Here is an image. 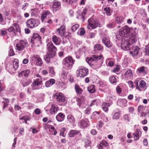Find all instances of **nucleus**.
I'll return each instance as SVG.
<instances>
[{
	"mask_svg": "<svg viewBox=\"0 0 149 149\" xmlns=\"http://www.w3.org/2000/svg\"><path fill=\"white\" fill-rule=\"evenodd\" d=\"M74 88L76 93L78 94H81L83 91V90L77 84L75 85Z\"/></svg>",
	"mask_w": 149,
	"mask_h": 149,
	"instance_id": "obj_32",
	"label": "nucleus"
},
{
	"mask_svg": "<svg viewBox=\"0 0 149 149\" xmlns=\"http://www.w3.org/2000/svg\"><path fill=\"white\" fill-rule=\"evenodd\" d=\"M133 74L130 69L127 70L124 74L125 77L128 79H130L133 77Z\"/></svg>",
	"mask_w": 149,
	"mask_h": 149,
	"instance_id": "obj_23",
	"label": "nucleus"
},
{
	"mask_svg": "<svg viewBox=\"0 0 149 149\" xmlns=\"http://www.w3.org/2000/svg\"><path fill=\"white\" fill-rule=\"evenodd\" d=\"M6 34V32L4 30H0V35L2 36H4Z\"/></svg>",
	"mask_w": 149,
	"mask_h": 149,
	"instance_id": "obj_56",
	"label": "nucleus"
},
{
	"mask_svg": "<svg viewBox=\"0 0 149 149\" xmlns=\"http://www.w3.org/2000/svg\"><path fill=\"white\" fill-rule=\"evenodd\" d=\"M131 30V29L127 25L123 26L120 30L119 33L117 36L119 39H122L121 43L123 40L126 37L129 36H125L126 35L129 33Z\"/></svg>",
	"mask_w": 149,
	"mask_h": 149,
	"instance_id": "obj_3",
	"label": "nucleus"
},
{
	"mask_svg": "<svg viewBox=\"0 0 149 149\" xmlns=\"http://www.w3.org/2000/svg\"><path fill=\"white\" fill-rule=\"evenodd\" d=\"M78 131L76 130H71L70 131L69 136L70 137H73L75 135L78 134L79 133Z\"/></svg>",
	"mask_w": 149,
	"mask_h": 149,
	"instance_id": "obj_39",
	"label": "nucleus"
},
{
	"mask_svg": "<svg viewBox=\"0 0 149 149\" xmlns=\"http://www.w3.org/2000/svg\"><path fill=\"white\" fill-rule=\"evenodd\" d=\"M116 92L118 94H120L121 93V89L119 86H117L116 87Z\"/></svg>",
	"mask_w": 149,
	"mask_h": 149,
	"instance_id": "obj_59",
	"label": "nucleus"
},
{
	"mask_svg": "<svg viewBox=\"0 0 149 149\" xmlns=\"http://www.w3.org/2000/svg\"><path fill=\"white\" fill-rule=\"evenodd\" d=\"M75 60L70 56H68L63 60V67L65 70L70 69L72 67Z\"/></svg>",
	"mask_w": 149,
	"mask_h": 149,
	"instance_id": "obj_2",
	"label": "nucleus"
},
{
	"mask_svg": "<svg viewBox=\"0 0 149 149\" xmlns=\"http://www.w3.org/2000/svg\"><path fill=\"white\" fill-rule=\"evenodd\" d=\"M47 47L48 51L56 53L57 49L56 47L53 45L52 42H49L47 44Z\"/></svg>",
	"mask_w": 149,
	"mask_h": 149,
	"instance_id": "obj_17",
	"label": "nucleus"
},
{
	"mask_svg": "<svg viewBox=\"0 0 149 149\" xmlns=\"http://www.w3.org/2000/svg\"><path fill=\"white\" fill-rule=\"evenodd\" d=\"M98 27H100V25L93 17H91L88 21L87 28L88 29H95Z\"/></svg>",
	"mask_w": 149,
	"mask_h": 149,
	"instance_id": "obj_5",
	"label": "nucleus"
},
{
	"mask_svg": "<svg viewBox=\"0 0 149 149\" xmlns=\"http://www.w3.org/2000/svg\"><path fill=\"white\" fill-rule=\"evenodd\" d=\"M120 111L115 112L113 115L112 119L113 120H117L120 118Z\"/></svg>",
	"mask_w": 149,
	"mask_h": 149,
	"instance_id": "obj_40",
	"label": "nucleus"
},
{
	"mask_svg": "<svg viewBox=\"0 0 149 149\" xmlns=\"http://www.w3.org/2000/svg\"><path fill=\"white\" fill-rule=\"evenodd\" d=\"M58 109L59 108L56 105L52 104L50 109V112L52 114H55L57 113Z\"/></svg>",
	"mask_w": 149,
	"mask_h": 149,
	"instance_id": "obj_20",
	"label": "nucleus"
},
{
	"mask_svg": "<svg viewBox=\"0 0 149 149\" xmlns=\"http://www.w3.org/2000/svg\"><path fill=\"white\" fill-rule=\"evenodd\" d=\"M110 82L112 84H114L117 82V80L116 78L113 76L110 77L109 78Z\"/></svg>",
	"mask_w": 149,
	"mask_h": 149,
	"instance_id": "obj_43",
	"label": "nucleus"
},
{
	"mask_svg": "<svg viewBox=\"0 0 149 149\" xmlns=\"http://www.w3.org/2000/svg\"><path fill=\"white\" fill-rule=\"evenodd\" d=\"M84 141L85 143V147H87L90 146L91 141L90 137H88V138L85 139H84Z\"/></svg>",
	"mask_w": 149,
	"mask_h": 149,
	"instance_id": "obj_38",
	"label": "nucleus"
},
{
	"mask_svg": "<svg viewBox=\"0 0 149 149\" xmlns=\"http://www.w3.org/2000/svg\"><path fill=\"white\" fill-rule=\"evenodd\" d=\"M18 60L17 59H15L14 60L13 65L7 64V66H9V69L12 71H14L16 70L18 67Z\"/></svg>",
	"mask_w": 149,
	"mask_h": 149,
	"instance_id": "obj_11",
	"label": "nucleus"
},
{
	"mask_svg": "<svg viewBox=\"0 0 149 149\" xmlns=\"http://www.w3.org/2000/svg\"><path fill=\"white\" fill-rule=\"evenodd\" d=\"M66 130V129L65 128H62L60 130V135L61 136H62L63 137H65L66 135V133L65 132Z\"/></svg>",
	"mask_w": 149,
	"mask_h": 149,
	"instance_id": "obj_46",
	"label": "nucleus"
},
{
	"mask_svg": "<svg viewBox=\"0 0 149 149\" xmlns=\"http://www.w3.org/2000/svg\"><path fill=\"white\" fill-rule=\"evenodd\" d=\"M99 84L100 86L102 87H104L106 85V83L105 81H100L99 82Z\"/></svg>",
	"mask_w": 149,
	"mask_h": 149,
	"instance_id": "obj_54",
	"label": "nucleus"
},
{
	"mask_svg": "<svg viewBox=\"0 0 149 149\" xmlns=\"http://www.w3.org/2000/svg\"><path fill=\"white\" fill-rule=\"evenodd\" d=\"M52 17V15L49 11L48 10L45 11L44 12L41 16V21L42 22H43V21L45 18L46 17H48V18H49L51 17Z\"/></svg>",
	"mask_w": 149,
	"mask_h": 149,
	"instance_id": "obj_16",
	"label": "nucleus"
},
{
	"mask_svg": "<svg viewBox=\"0 0 149 149\" xmlns=\"http://www.w3.org/2000/svg\"><path fill=\"white\" fill-rule=\"evenodd\" d=\"M56 100L59 102H66L67 100L64 95L61 93H60L58 95L56 96Z\"/></svg>",
	"mask_w": 149,
	"mask_h": 149,
	"instance_id": "obj_13",
	"label": "nucleus"
},
{
	"mask_svg": "<svg viewBox=\"0 0 149 149\" xmlns=\"http://www.w3.org/2000/svg\"><path fill=\"white\" fill-rule=\"evenodd\" d=\"M79 27V25L77 24H76L72 26L71 29L72 31H75Z\"/></svg>",
	"mask_w": 149,
	"mask_h": 149,
	"instance_id": "obj_51",
	"label": "nucleus"
},
{
	"mask_svg": "<svg viewBox=\"0 0 149 149\" xmlns=\"http://www.w3.org/2000/svg\"><path fill=\"white\" fill-rule=\"evenodd\" d=\"M49 72L50 73L53 74H55L54 68L53 67H51L49 68Z\"/></svg>",
	"mask_w": 149,
	"mask_h": 149,
	"instance_id": "obj_58",
	"label": "nucleus"
},
{
	"mask_svg": "<svg viewBox=\"0 0 149 149\" xmlns=\"http://www.w3.org/2000/svg\"><path fill=\"white\" fill-rule=\"evenodd\" d=\"M96 33L95 32H91L89 33V36L91 38L95 37Z\"/></svg>",
	"mask_w": 149,
	"mask_h": 149,
	"instance_id": "obj_64",
	"label": "nucleus"
},
{
	"mask_svg": "<svg viewBox=\"0 0 149 149\" xmlns=\"http://www.w3.org/2000/svg\"><path fill=\"white\" fill-rule=\"evenodd\" d=\"M145 52L146 55L149 56V47L146 46L145 48Z\"/></svg>",
	"mask_w": 149,
	"mask_h": 149,
	"instance_id": "obj_55",
	"label": "nucleus"
},
{
	"mask_svg": "<svg viewBox=\"0 0 149 149\" xmlns=\"http://www.w3.org/2000/svg\"><path fill=\"white\" fill-rule=\"evenodd\" d=\"M27 27L31 29L37 26L40 24L39 21L37 19H31L26 22Z\"/></svg>",
	"mask_w": 149,
	"mask_h": 149,
	"instance_id": "obj_6",
	"label": "nucleus"
},
{
	"mask_svg": "<svg viewBox=\"0 0 149 149\" xmlns=\"http://www.w3.org/2000/svg\"><path fill=\"white\" fill-rule=\"evenodd\" d=\"M30 118L28 116H25L20 118L19 120H24V121H22L23 123H25L27 124V120H30Z\"/></svg>",
	"mask_w": 149,
	"mask_h": 149,
	"instance_id": "obj_37",
	"label": "nucleus"
},
{
	"mask_svg": "<svg viewBox=\"0 0 149 149\" xmlns=\"http://www.w3.org/2000/svg\"><path fill=\"white\" fill-rule=\"evenodd\" d=\"M56 52H52L48 51L44 57L45 61L47 63L49 62L50 61V58H52L54 56Z\"/></svg>",
	"mask_w": 149,
	"mask_h": 149,
	"instance_id": "obj_14",
	"label": "nucleus"
},
{
	"mask_svg": "<svg viewBox=\"0 0 149 149\" xmlns=\"http://www.w3.org/2000/svg\"><path fill=\"white\" fill-rule=\"evenodd\" d=\"M100 116V112L97 111L93 112L92 115V117L95 119H98Z\"/></svg>",
	"mask_w": 149,
	"mask_h": 149,
	"instance_id": "obj_35",
	"label": "nucleus"
},
{
	"mask_svg": "<svg viewBox=\"0 0 149 149\" xmlns=\"http://www.w3.org/2000/svg\"><path fill=\"white\" fill-rule=\"evenodd\" d=\"M61 8V3L60 2L54 1H53L52 9L53 11H56Z\"/></svg>",
	"mask_w": 149,
	"mask_h": 149,
	"instance_id": "obj_12",
	"label": "nucleus"
},
{
	"mask_svg": "<svg viewBox=\"0 0 149 149\" xmlns=\"http://www.w3.org/2000/svg\"><path fill=\"white\" fill-rule=\"evenodd\" d=\"M108 145V143L104 140L102 141L100 143L99 149H107V147Z\"/></svg>",
	"mask_w": 149,
	"mask_h": 149,
	"instance_id": "obj_21",
	"label": "nucleus"
},
{
	"mask_svg": "<svg viewBox=\"0 0 149 149\" xmlns=\"http://www.w3.org/2000/svg\"><path fill=\"white\" fill-rule=\"evenodd\" d=\"M104 10L106 11V14L108 16H110L111 15L110 13V9L109 8H105L104 9Z\"/></svg>",
	"mask_w": 149,
	"mask_h": 149,
	"instance_id": "obj_53",
	"label": "nucleus"
},
{
	"mask_svg": "<svg viewBox=\"0 0 149 149\" xmlns=\"http://www.w3.org/2000/svg\"><path fill=\"white\" fill-rule=\"evenodd\" d=\"M76 100L79 106H80L81 104L83 103L84 101V99L83 97H79L76 98Z\"/></svg>",
	"mask_w": 149,
	"mask_h": 149,
	"instance_id": "obj_42",
	"label": "nucleus"
},
{
	"mask_svg": "<svg viewBox=\"0 0 149 149\" xmlns=\"http://www.w3.org/2000/svg\"><path fill=\"white\" fill-rule=\"evenodd\" d=\"M27 42L24 40H19L16 44V49L19 51L21 52L23 54L26 52V47Z\"/></svg>",
	"mask_w": 149,
	"mask_h": 149,
	"instance_id": "obj_4",
	"label": "nucleus"
},
{
	"mask_svg": "<svg viewBox=\"0 0 149 149\" xmlns=\"http://www.w3.org/2000/svg\"><path fill=\"white\" fill-rule=\"evenodd\" d=\"M65 117V116L63 113H60L56 115V119L58 122H61L64 120Z\"/></svg>",
	"mask_w": 149,
	"mask_h": 149,
	"instance_id": "obj_24",
	"label": "nucleus"
},
{
	"mask_svg": "<svg viewBox=\"0 0 149 149\" xmlns=\"http://www.w3.org/2000/svg\"><path fill=\"white\" fill-rule=\"evenodd\" d=\"M145 67L144 66L141 67L139 68L137 70L138 73H143L145 72Z\"/></svg>",
	"mask_w": 149,
	"mask_h": 149,
	"instance_id": "obj_45",
	"label": "nucleus"
},
{
	"mask_svg": "<svg viewBox=\"0 0 149 149\" xmlns=\"http://www.w3.org/2000/svg\"><path fill=\"white\" fill-rule=\"evenodd\" d=\"M77 0H62V1L68 4H72L73 2H75Z\"/></svg>",
	"mask_w": 149,
	"mask_h": 149,
	"instance_id": "obj_50",
	"label": "nucleus"
},
{
	"mask_svg": "<svg viewBox=\"0 0 149 149\" xmlns=\"http://www.w3.org/2000/svg\"><path fill=\"white\" fill-rule=\"evenodd\" d=\"M145 110V107L143 105H140L138 108V112H143Z\"/></svg>",
	"mask_w": 149,
	"mask_h": 149,
	"instance_id": "obj_47",
	"label": "nucleus"
},
{
	"mask_svg": "<svg viewBox=\"0 0 149 149\" xmlns=\"http://www.w3.org/2000/svg\"><path fill=\"white\" fill-rule=\"evenodd\" d=\"M94 49L95 51H102L103 50V47L101 45L97 44L94 45Z\"/></svg>",
	"mask_w": 149,
	"mask_h": 149,
	"instance_id": "obj_31",
	"label": "nucleus"
},
{
	"mask_svg": "<svg viewBox=\"0 0 149 149\" xmlns=\"http://www.w3.org/2000/svg\"><path fill=\"white\" fill-rule=\"evenodd\" d=\"M52 39L54 43L56 45H59L61 41V39L59 37L55 35L53 36Z\"/></svg>",
	"mask_w": 149,
	"mask_h": 149,
	"instance_id": "obj_22",
	"label": "nucleus"
},
{
	"mask_svg": "<svg viewBox=\"0 0 149 149\" xmlns=\"http://www.w3.org/2000/svg\"><path fill=\"white\" fill-rule=\"evenodd\" d=\"M102 42L106 46L108 47H110L112 46V44L108 38L104 37L102 39Z\"/></svg>",
	"mask_w": 149,
	"mask_h": 149,
	"instance_id": "obj_25",
	"label": "nucleus"
},
{
	"mask_svg": "<svg viewBox=\"0 0 149 149\" xmlns=\"http://www.w3.org/2000/svg\"><path fill=\"white\" fill-rule=\"evenodd\" d=\"M41 39V37L38 34H35L32 37L31 40V41L34 42L39 41H40Z\"/></svg>",
	"mask_w": 149,
	"mask_h": 149,
	"instance_id": "obj_28",
	"label": "nucleus"
},
{
	"mask_svg": "<svg viewBox=\"0 0 149 149\" xmlns=\"http://www.w3.org/2000/svg\"><path fill=\"white\" fill-rule=\"evenodd\" d=\"M124 20V18L122 16L117 17L116 19V22L118 24H120L123 22Z\"/></svg>",
	"mask_w": 149,
	"mask_h": 149,
	"instance_id": "obj_36",
	"label": "nucleus"
},
{
	"mask_svg": "<svg viewBox=\"0 0 149 149\" xmlns=\"http://www.w3.org/2000/svg\"><path fill=\"white\" fill-rule=\"evenodd\" d=\"M102 56L101 55L99 56H97L95 55H94L92 58H86V61L90 65L91 64L92 62L93 61H96L100 59Z\"/></svg>",
	"mask_w": 149,
	"mask_h": 149,
	"instance_id": "obj_10",
	"label": "nucleus"
},
{
	"mask_svg": "<svg viewBox=\"0 0 149 149\" xmlns=\"http://www.w3.org/2000/svg\"><path fill=\"white\" fill-rule=\"evenodd\" d=\"M139 88L142 90L144 89V90L146 89L147 86L146 83L143 80H142L139 82Z\"/></svg>",
	"mask_w": 149,
	"mask_h": 149,
	"instance_id": "obj_27",
	"label": "nucleus"
},
{
	"mask_svg": "<svg viewBox=\"0 0 149 149\" xmlns=\"http://www.w3.org/2000/svg\"><path fill=\"white\" fill-rule=\"evenodd\" d=\"M68 121L71 123L73 124L75 122V119L74 116L71 114L68 115L67 117Z\"/></svg>",
	"mask_w": 149,
	"mask_h": 149,
	"instance_id": "obj_34",
	"label": "nucleus"
},
{
	"mask_svg": "<svg viewBox=\"0 0 149 149\" xmlns=\"http://www.w3.org/2000/svg\"><path fill=\"white\" fill-rule=\"evenodd\" d=\"M31 82V81L29 79H23L21 81V83L24 87L28 86Z\"/></svg>",
	"mask_w": 149,
	"mask_h": 149,
	"instance_id": "obj_26",
	"label": "nucleus"
},
{
	"mask_svg": "<svg viewBox=\"0 0 149 149\" xmlns=\"http://www.w3.org/2000/svg\"><path fill=\"white\" fill-rule=\"evenodd\" d=\"M14 55V53L13 50L12 49H10L9 50V55L11 56Z\"/></svg>",
	"mask_w": 149,
	"mask_h": 149,
	"instance_id": "obj_62",
	"label": "nucleus"
},
{
	"mask_svg": "<svg viewBox=\"0 0 149 149\" xmlns=\"http://www.w3.org/2000/svg\"><path fill=\"white\" fill-rule=\"evenodd\" d=\"M134 138L135 141L138 140L141 135V132L139 129H136L133 134Z\"/></svg>",
	"mask_w": 149,
	"mask_h": 149,
	"instance_id": "obj_18",
	"label": "nucleus"
},
{
	"mask_svg": "<svg viewBox=\"0 0 149 149\" xmlns=\"http://www.w3.org/2000/svg\"><path fill=\"white\" fill-rule=\"evenodd\" d=\"M65 27L64 26H61V27L58 29L57 31L58 34L62 36L64 35Z\"/></svg>",
	"mask_w": 149,
	"mask_h": 149,
	"instance_id": "obj_29",
	"label": "nucleus"
},
{
	"mask_svg": "<svg viewBox=\"0 0 149 149\" xmlns=\"http://www.w3.org/2000/svg\"><path fill=\"white\" fill-rule=\"evenodd\" d=\"M31 58L32 62H36L38 65L41 66L42 64V60L38 55H34L32 56Z\"/></svg>",
	"mask_w": 149,
	"mask_h": 149,
	"instance_id": "obj_9",
	"label": "nucleus"
},
{
	"mask_svg": "<svg viewBox=\"0 0 149 149\" xmlns=\"http://www.w3.org/2000/svg\"><path fill=\"white\" fill-rule=\"evenodd\" d=\"M35 114L37 115H38L40 113V111L38 108H36L35 109L34 111Z\"/></svg>",
	"mask_w": 149,
	"mask_h": 149,
	"instance_id": "obj_60",
	"label": "nucleus"
},
{
	"mask_svg": "<svg viewBox=\"0 0 149 149\" xmlns=\"http://www.w3.org/2000/svg\"><path fill=\"white\" fill-rule=\"evenodd\" d=\"M110 106V104L109 103H103L102 107L103 110L105 112L108 110V107Z\"/></svg>",
	"mask_w": 149,
	"mask_h": 149,
	"instance_id": "obj_33",
	"label": "nucleus"
},
{
	"mask_svg": "<svg viewBox=\"0 0 149 149\" xmlns=\"http://www.w3.org/2000/svg\"><path fill=\"white\" fill-rule=\"evenodd\" d=\"M91 108L90 107H88L86 108L84 110V113L88 115L91 112Z\"/></svg>",
	"mask_w": 149,
	"mask_h": 149,
	"instance_id": "obj_48",
	"label": "nucleus"
},
{
	"mask_svg": "<svg viewBox=\"0 0 149 149\" xmlns=\"http://www.w3.org/2000/svg\"><path fill=\"white\" fill-rule=\"evenodd\" d=\"M87 11V9H84L82 11L81 13V15H79V17L80 19L82 18L83 19V21L84 20V16L86 14Z\"/></svg>",
	"mask_w": 149,
	"mask_h": 149,
	"instance_id": "obj_44",
	"label": "nucleus"
},
{
	"mask_svg": "<svg viewBox=\"0 0 149 149\" xmlns=\"http://www.w3.org/2000/svg\"><path fill=\"white\" fill-rule=\"evenodd\" d=\"M42 81L41 78H37L33 81L32 88L33 90L38 89L39 88V86L42 84Z\"/></svg>",
	"mask_w": 149,
	"mask_h": 149,
	"instance_id": "obj_8",
	"label": "nucleus"
},
{
	"mask_svg": "<svg viewBox=\"0 0 149 149\" xmlns=\"http://www.w3.org/2000/svg\"><path fill=\"white\" fill-rule=\"evenodd\" d=\"M66 83L62 82V83H60V85L61 86L62 88H65L66 87Z\"/></svg>",
	"mask_w": 149,
	"mask_h": 149,
	"instance_id": "obj_61",
	"label": "nucleus"
},
{
	"mask_svg": "<svg viewBox=\"0 0 149 149\" xmlns=\"http://www.w3.org/2000/svg\"><path fill=\"white\" fill-rule=\"evenodd\" d=\"M79 76L81 77H83L88 74V69L83 66L79 67L77 70Z\"/></svg>",
	"mask_w": 149,
	"mask_h": 149,
	"instance_id": "obj_7",
	"label": "nucleus"
},
{
	"mask_svg": "<svg viewBox=\"0 0 149 149\" xmlns=\"http://www.w3.org/2000/svg\"><path fill=\"white\" fill-rule=\"evenodd\" d=\"M78 125L81 128H84L88 126L86 121L83 120H80L78 123Z\"/></svg>",
	"mask_w": 149,
	"mask_h": 149,
	"instance_id": "obj_19",
	"label": "nucleus"
},
{
	"mask_svg": "<svg viewBox=\"0 0 149 149\" xmlns=\"http://www.w3.org/2000/svg\"><path fill=\"white\" fill-rule=\"evenodd\" d=\"M127 102V100L125 99H123L118 100L117 103L120 107H124L125 106Z\"/></svg>",
	"mask_w": 149,
	"mask_h": 149,
	"instance_id": "obj_30",
	"label": "nucleus"
},
{
	"mask_svg": "<svg viewBox=\"0 0 149 149\" xmlns=\"http://www.w3.org/2000/svg\"><path fill=\"white\" fill-rule=\"evenodd\" d=\"M129 112L131 113H133L134 112V108L132 107H130L128 108Z\"/></svg>",
	"mask_w": 149,
	"mask_h": 149,
	"instance_id": "obj_57",
	"label": "nucleus"
},
{
	"mask_svg": "<svg viewBox=\"0 0 149 149\" xmlns=\"http://www.w3.org/2000/svg\"><path fill=\"white\" fill-rule=\"evenodd\" d=\"M136 35L131 37H127L124 38L121 45L122 49L125 50H129L130 54L132 56L135 57L138 56L140 48L137 46H133L132 44L136 40Z\"/></svg>",
	"mask_w": 149,
	"mask_h": 149,
	"instance_id": "obj_1",
	"label": "nucleus"
},
{
	"mask_svg": "<svg viewBox=\"0 0 149 149\" xmlns=\"http://www.w3.org/2000/svg\"><path fill=\"white\" fill-rule=\"evenodd\" d=\"M56 52H52L48 51L44 57L45 61L47 63L49 62L50 61V58H52L54 56Z\"/></svg>",
	"mask_w": 149,
	"mask_h": 149,
	"instance_id": "obj_15",
	"label": "nucleus"
},
{
	"mask_svg": "<svg viewBox=\"0 0 149 149\" xmlns=\"http://www.w3.org/2000/svg\"><path fill=\"white\" fill-rule=\"evenodd\" d=\"M134 84L136 86V89L138 90H139L140 91H142V90L139 88V81L137 80H135L134 82Z\"/></svg>",
	"mask_w": 149,
	"mask_h": 149,
	"instance_id": "obj_49",
	"label": "nucleus"
},
{
	"mask_svg": "<svg viewBox=\"0 0 149 149\" xmlns=\"http://www.w3.org/2000/svg\"><path fill=\"white\" fill-rule=\"evenodd\" d=\"M88 90L91 93H93L95 92V87L94 85H92L88 87Z\"/></svg>",
	"mask_w": 149,
	"mask_h": 149,
	"instance_id": "obj_41",
	"label": "nucleus"
},
{
	"mask_svg": "<svg viewBox=\"0 0 149 149\" xmlns=\"http://www.w3.org/2000/svg\"><path fill=\"white\" fill-rule=\"evenodd\" d=\"M116 24L114 22L110 23L107 24V26L109 28H111L114 27L115 26Z\"/></svg>",
	"mask_w": 149,
	"mask_h": 149,
	"instance_id": "obj_52",
	"label": "nucleus"
},
{
	"mask_svg": "<svg viewBox=\"0 0 149 149\" xmlns=\"http://www.w3.org/2000/svg\"><path fill=\"white\" fill-rule=\"evenodd\" d=\"M14 26H15L16 29L17 31H19V26L18 24L16 23H15L14 24Z\"/></svg>",
	"mask_w": 149,
	"mask_h": 149,
	"instance_id": "obj_63",
	"label": "nucleus"
}]
</instances>
